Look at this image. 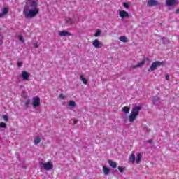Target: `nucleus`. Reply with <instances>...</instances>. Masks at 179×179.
Here are the masks:
<instances>
[{"label":"nucleus","mask_w":179,"mask_h":179,"mask_svg":"<svg viewBox=\"0 0 179 179\" xmlns=\"http://www.w3.org/2000/svg\"><path fill=\"white\" fill-rule=\"evenodd\" d=\"M38 0H31L29 4L26 3V6L23 10V15L26 19H33L36 17L40 13V8H38Z\"/></svg>","instance_id":"obj_1"},{"label":"nucleus","mask_w":179,"mask_h":179,"mask_svg":"<svg viewBox=\"0 0 179 179\" xmlns=\"http://www.w3.org/2000/svg\"><path fill=\"white\" fill-rule=\"evenodd\" d=\"M165 64H166L165 62H159V61L153 62L148 69V72H150V71L153 72V71H156V69H157V68H159V66H163Z\"/></svg>","instance_id":"obj_2"},{"label":"nucleus","mask_w":179,"mask_h":179,"mask_svg":"<svg viewBox=\"0 0 179 179\" xmlns=\"http://www.w3.org/2000/svg\"><path fill=\"white\" fill-rule=\"evenodd\" d=\"M39 164L44 169V170L47 171H50L54 168V165L50 162H48L47 163L39 162Z\"/></svg>","instance_id":"obj_3"},{"label":"nucleus","mask_w":179,"mask_h":179,"mask_svg":"<svg viewBox=\"0 0 179 179\" xmlns=\"http://www.w3.org/2000/svg\"><path fill=\"white\" fill-rule=\"evenodd\" d=\"M141 110H142V106H133L131 108V113L134 115H139V113L141 112Z\"/></svg>","instance_id":"obj_4"},{"label":"nucleus","mask_w":179,"mask_h":179,"mask_svg":"<svg viewBox=\"0 0 179 179\" xmlns=\"http://www.w3.org/2000/svg\"><path fill=\"white\" fill-rule=\"evenodd\" d=\"M32 106L34 108H37L40 106V97L36 96L32 99Z\"/></svg>","instance_id":"obj_5"},{"label":"nucleus","mask_w":179,"mask_h":179,"mask_svg":"<svg viewBox=\"0 0 179 179\" xmlns=\"http://www.w3.org/2000/svg\"><path fill=\"white\" fill-rule=\"evenodd\" d=\"M148 6H160V3L156 0H148L147 1Z\"/></svg>","instance_id":"obj_6"},{"label":"nucleus","mask_w":179,"mask_h":179,"mask_svg":"<svg viewBox=\"0 0 179 179\" xmlns=\"http://www.w3.org/2000/svg\"><path fill=\"white\" fill-rule=\"evenodd\" d=\"M92 45L95 47V48H101L104 45L101 41H99V39H95L92 42Z\"/></svg>","instance_id":"obj_7"},{"label":"nucleus","mask_w":179,"mask_h":179,"mask_svg":"<svg viewBox=\"0 0 179 179\" xmlns=\"http://www.w3.org/2000/svg\"><path fill=\"white\" fill-rule=\"evenodd\" d=\"M30 76V73L26 71H22L21 77L22 78L23 80H29V78Z\"/></svg>","instance_id":"obj_8"},{"label":"nucleus","mask_w":179,"mask_h":179,"mask_svg":"<svg viewBox=\"0 0 179 179\" xmlns=\"http://www.w3.org/2000/svg\"><path fill=\"white\" fill-rule=\"evenodd\" d=\"M119 15L122 19L128 17V16H129V14L128 13V12L125 10H119Z\"/></svg>","instance_id":"obj_9"},{"label":"nucleus","mask_w":179,"mask_h":179,"mask_svg":"<svg viewBox=\"0 0 179 179\" xmlns=\"http://www.w3.org/2000/svg\"><path fill=\"white\" fill-rule=\"evenodd\" d=\"M59 36L60 37H66V36H72V34L68 32L67 31L63 30L59 31Z\"/></svg>","instance_id":"obj_10"},{"label":"nucleus","mask_w":179,"mask_h":179,"mask_svg":"<svg viewBox=\"0 0 179 179\" xmlns=\"http://www.w3.org/2000/svg\"><path fill=\"white\" fill-rule=\"evenodd\" d=\"M166 6H173V5H177V1L176 0H166Z\"/></svg>","instance_id":"obj_11"},{"label":"nucleus","mask_w":179,"mask_h":179,"mask_svg":"<svg viewBox=\"0 0 179 179\" xmlns=\"http://www.w3.org/2000/svg\"><path fill=\"white\" fill-rule=\"evenodd\" d=\"M136 118H138V116L136 115H134L133 113H130L129 115V122H134Z\"/></svg>","instance_id":"obj_12"},{"label":"nucleus","mask_w":179,"mask_h":179,"mask_svg":"<svg viewBox=\"0 0 179 179\" xmlns=\"http://www.w3.org/2000/svg\"><path fill=\"white\" fill-rule=\"evenodd\" d=\"M129 160L130 162V163H135V160H136V157H135V154L134 153H131L129 156Z\"/></svg>","instance_id":"obj_13"},{"label":"nucleus","mask_w":179,"mask_h":179,"mask_svg":"<svg viewBox=\"0 0 179 179\" xmlns=\"http://www.w3.org/2000/svg\"><path fill=\"white\" fill-rule=\"evenodd\" d=\"M108 164L112 167L113 169H117V162H113L112 160H108Z\"/></svg>","instance_id":"obj_14"},{"label":"nucleus","mask_w":179,"mask_h":179,"mask_svg":"<svg viewBox=\"0 0 179 179\" xmlns=\"http://www.w3.org/2000/svg\"><path fill=\"white\" fill-rule=\"evenodd\" d=\"M103 171L105 176H108V174H110V169H108V167L103 166Z\"/></svg>","instance_id":"obj_15"},{"label":"nucleus","mask_w":179,"mask_h":179,"mask_svg":"<svg viewBox=\"0 0 179 179\" xmlns=\"http://www.w3.org/2000/svg\"><path fill=\"white\" fill-rule=\"evenodd\" d=\"M143 65H145V61H141V62L138 63L137 65L133 66L132 68L134 69H135L136 68H139L141 66H143Z\"/></svg>","instance_id":"obj_16"},{"label":"nucleus","mask_w":179,"mask_h":179,"mask_svg":"<svg viewBox=\"0 0 179 179\" xmlns=\"http://www.w3.org/2000/svg\"><path fill=\"white\" fill-rule=\"evenodd\" d=\"M141 160H142V154H141V153L137 154V158L136 159V163L137 164H139V163H141Z\"/></svg>","instance_id":"obj_17"},{"label":"nucleus","mask_w":179,"mask_h":179,"mask_svg":"<svg viewBox=\"0 0 179 179\" xmlns=\"http://www.w3.org/2000/svg\"><path fill=\"white\" fill-rule=\"evenodd\" d=\"M122 111L124 114H129L130 108L127 106H124L122 108Z\"/></svg>","instance_id":"obj_18"},{"label":"nucleus","mask_w":179,"mask_h":179,"mask_svg":"<svg viewBox=\"0 0 179 179\" xmlns=\"http://www.w3.org/2000/svg\"><path fill=\"white\" fill-rule=\"evenodd\" d=\"M119 40L122 41V43H128V38L127 36H122L119 38Z\"/></svg>","instance_id":"obj_19"},{"label":"nucleus","mask_w":179,"mask_h":179,"mask_svg":"<svg viewBox=\"0 0 179 179\" xmlns=\"http://www.w3.org/2000/svg\"><path fill=\"white\" fill-rule=\"evenodd\" d=\"M34 142L35 145H38V143H40V142H41V138H40V136H37L34 139Z\"/></svg>","instance_id":"obj_20"},{"label":"nucleus","mask_w":179,"mask_h":179,"mask_svg":"<svg viewBox=\"0 0 179 179\" xmlns=\"http://www.w3.org/2000/svg\"><path fill=\"white\" fill-rule=\"evenodd\" d=\"M80 78L81 79L84 85H87V80H86V78H85V76H83V75L80 76Z\"/></svg>","instance_id":"obj_21"},{"label":"nucleus","mask_w":179,"mask_h":179,"mask_svg":"<svg viewBox=\"0 0 179 179\" xmlns=\"http://www.w3.org/2000/svg\"><path fill=\"white\" fill-rule=\"evenodd\" d=\"M159 100H160V97H159L157 96L152 97V102L154 103V104H156V103H157V101H159Z\"/></svg>","instance_id":"obj_22"},{"label":"nucleus","mask_w":179,"mask_h":179,"mask_svg":"<svg viewBox=\"0 0 179 179\" xmlns=\"http://www.w3.org/2000/svg\"><path fill=\"white\" fill-rule=\"evenodd\" d=\"M8 12H9V10H8V8H4L2 10L3 16H5V15H8Z\"/></svg>","instance_id":"obj_23"},{"label":"nucleus","mask_w":179,"mask_h":179,"mask_svg":"<svg viewBox=\"0 0 179 179\" xmlns=\"http://www.w3.org/2000/svg\"><path fill=\"white\" fill-rule=\"evenodd\" d=\"M69 106L70 107H76V103H75V101H69Z\"/></svg>","instance_id":"obj_24"},{"label":"nucleus","mask_w":179,"mask_h":179,"mask_svg":"<svg viewBox=\"0 0 179 179\" xmlns=\"http://www.w3.org/2000/svg\"><path fill=\"white\" fill-rule=\"evenodd\" d=\"M101 34V31L100 29H97L96 33L94 34V37H99Z\"/></svg>","instance_id":"obj_25"},{"label":"nucleus","mask_w":179,"mask_h":179,"mask_svg":"<svg viewBox=\"0 0 179 179\" xmlns=\"http://www.w3.org/2000/svg\"><path fill=\"white\" fill-rule=\"evenodd\" d=\"M24 104H25V107L27 108H29V106H30V99H27L25 101H24Z\"/></svg>","instance_id":"obj_26"},{"label":"nucleus","mask_w":179,"mask_h":179,"mask_svg":"<svg viewBox=\"0 0 179 179\" xmlns=\"http://www.w3.org/2000/svg\"><path fill=\"white\" fill-rule=\"evenodd\" d=\"M3 119L4 120V121H6V122H8V121H9V117L6 115H3Z\"/></svg>","instance_id":"obj_27"},{"label":"nucleus","mask_w":179,"mask_h":179,"mask_svg":"<svg viewBox=\"0 0 179 179\" xmlns=\"http://www.w3.org/2000/svg\"><path fill=\"white\" fill-rule=\"evenodd\" d=\"M6 127H7L6 123H5V122L0 123V128H6Z\"/></svg>","instance_id":"obj_28"},{"label":"nucleus","mask_w":179,"mask_h":179,"mask_svg":"<svg viewBox=\"0 0 179 179\" xmlns=\"http://www.w3.org/2000/svg\"><path fill=\"white\" fill-rule=\"evenodd\" d=\"M120 173H122L124 171V170H125V167H122V166H118L117 167Z\"/></svg>","instance_id":"obj_29"},{"label":"nucleus","mask_w":179,"mask_h":179,"mask_svg":"<svg viewBox=\"0 0 179 179\" xmlns=\"http://www.w3.org/2000/svg\"><path fill=\"white\" fill-rule=\"evenodd\" d=\"M18 38H19L20 41H22V43H24V38H23V36L20 35L18 36Z\"/></svg>","instance_id":"obj_30"},{"label":"nucleus","mask_w":179,"mask_h":179,"mask_svg":"<svg viewBox=\"0 0 179 179\" xmlns=\"http://www.w3.org/2000/svg\"><path fill=\"white\" fill-rule=\"evenodd\" d=\"M123 6H124V8H126L127 9H128V8H129V4L127 2H124Z\"/></svg>","instance_id":"obj_31"},{"label":"nucleus","mask_w":179,"mask_h":179,"mask_svg":"<svg viewBox=\"0 0 179 179\" xmlns=\"http://www.w3.org/2000/svg\"><path fill=\"white\" fill-rule=\"evenodd\" d=\"M3 44V36L0 35V45H2Z\"/></svg>","instance_id":"obj_32"},{"label":"nucleus","mask_w":179,"mask_h":179,"mask_svg":"<svg viewBox=\"0 0 179 179\" xmlns=\"http://www.w3.org/2000/svg\"><path fill=\"white\" fill-rule=\"evenodd\" d=\"M67 23H69L70 24H72V23H73V21L72 20V19L71 18H69L67 20H66Z\"/></svg>","instance_id":"obj_33"},{"label":"nucleus","mask_w":179,"mask_h":179,"mask_svg":"<svg viewBox=\"0 0 179 179\" xmlns=\"http://www.w3.org/2000/svg\"><path fill=\"white\" fill-rule=\"evenodd\" d=\"M59 99H61V100H64L65 99V96L64 95V94H59Z\"/></svg>","instance_id":"obj_34"},{"label":"nucleus","mask_w":179,"mask_h":179,"mask_svg":"<svg viewBox=\"0 0 179 179\" xmlns=\"http://www.w3.org/2000/svg\"><path fill=\"white\" fill-rule=\"evenodd\" d=\"M142 61H144V64L145 62H146V61L148 62H150V59H149V57L145 58L144 59H143Z\"/></svg>","instance_id":"obj_35"},{"label":"nucleus","mask_w":179,"mask_h":179,"mask_svg":"<svg viewBox=\"0 0 179 179\" xmlns=\"http://www.w3.org/2000/svg\"><path fill=\"white\" fill-rule=\"evenodd\" d=\"M33 45H34V47L35 48H38V47H39L38 43H34Z\"/></svg>","instance_id":"obj_36"},{"label":"nucleus","mask_w":179,"mask_h":179,"mask_svg":"<svg viewBox=\"0 0 179 179\" xmlns=\"http://www.w3.org/2000/svg\"><path fill=\"white\" fill-rule=\"evenodd\" d=\"M165 78H166V80H170V76L169 75H166Z\"/></svg>","instance_id":"obj_37"},{"label":"nucleus","mask_w":179,"mask_h":179,"mask_svg":"<svg viewBox=\"0 0 179 179\" xmlns=\"http://www.w3.org/2000/svg\"><path fill=\"white\" fill-rule=\"evenodd\" d=\"M17 66L19 68H20V66H22V62H17Z\"/></svg>","instance_id":"obj_38"},{"label":"nucleus","mask_w":179,"mask_h":179,"mask_svg":"<svg viewBox=\"0 0 179 179\" xmlns=\"http://www.w3.org/2000/svg\"><path fill=\"white\" fill-rule=\"evenodd\" d=\"M176 15H178V13H179V9L178 8V9H176Z\"/></svg>","instance_id":"obj_39"},{"label":"nucleus","mask_w":179,"mask_h":179,"mask_svg":"<svg viewBox=\"0 0 179 179\" xmlns=\"http://www.w3.org/2000/svg\"><path fill=\"white\" fill-rule=\"evenodd\" d=\"M152 140H148V143H152Z\"/></svg>","instance_id":"obj_40"},{"label":"nucleus","mask_w":179,"mask_h":179,"mask_svg":"<svg viewBox=\"0 0 179 179\" xmlns=\"http://www.w3.org/2000/svg\"><path fill=\"white\" fill-rule=\"evenodd\" d=\"M1 17H3V14L1 13V14H0V18Z\"/></svg>","instance_id":"obj_41"},{"label":"nucleus","mask_w":179,"mask_h":179,"mask_svg":"<svg viewBox=\"0 0 179 179\" xmlns=\"http://www.w3.org/2000/svg\"><path fill=\"white\" fill-rule=\"evenodd\" d=\"M27 1H30V0H27Z\"/></svg>","instance_id":"obj_42"}]
</instances>
